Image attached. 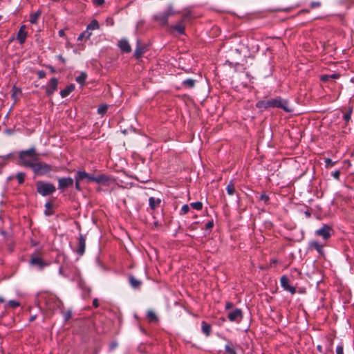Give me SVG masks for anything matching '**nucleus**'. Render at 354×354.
<instances>
[{"label": "nucleus", "mask_w": 354, "mask_h": 354, "mask_svg": "<svg viewBox=\"0 0 354 354\" xmlns=\"http://www.w3.org/2000/svg\"><path fill=\"white\" fill-rule=\"evenodd\" d=\"M4 301V299L0 297V302H3Z\"/></svg>", "instance_id": "nucleus-57"}, {"label": "nucleus", "mask_w": 354, "mask_h": 354, "mask_svg": "<svg viewBox=\"0 0 354 354\" xmlns=\"http://www.w3.org/2000/svg\"><path fill=\"white\" fill-rule=\"evenodd\" d=\"M57 58H58L59 59H60V60L62 61V63H65V59H64L62 56L59 55V56H57Z\"/></svg>", "instance_id": "nucleus-52"}, {"label": "nucleus", "mask_w": 354, "mask_h": 354, "mask_svg": "<svg viewBox=\"0 0 354 354\" xmlns=\"http://www.w3.org/2000/svg\"><path fill=\"white\" fill-rule=\"evenodd\" d=\"M145 50H146V47L144 45L141 44L139 41H138L137 47L134 52V57L136 59L140 58L142 56V55L145 53Z\"/></svg>", "instance_id": "nucleus-16"}, {"label": "nucleus", "mask_w": 354, "mask_h": 354, "mask_svg": "<svg viewBox=\"0 0 354 354\" xmlns=\"http://www.w3.org/2000/svg\"><path fill=\"white\" fill-rule=\"evenodd\" d=\"M320 6V3L319 2H313L311 4L312 8H316Z\"/></svg>", "instance_id": "nucleus-49"}, {"label": "nucleus", "mask_w": 354, "mask_h": 354, "mask_svg": "<svg viewBox=\"0 0 354 354\" xmlns=\"http://www.w3.org/2000/svg\"><path fill=\"white\" fill-rule=\"evenodd\" d=\"M190 205L196 210H201L203 208V203L201 202L192 203Z\"/></svg>", "instance_id": "nucleus-34"}, {"label": "nucleus", "mask_w": 354, "mask_h": 354, "mask_svg": "<svg viewBox=\"0 0 354 354\" xmlns=\"http://www.w3.org/2000/svg\"><path fill=\"white\" fill-rule=\"evenodd\" d=\"M263 354H265V353H263Z\"/></svg>", "instance_id": "nucleus-59"}, {"label": "nucleus", "mask_w": 354, "mask_h": 354, "mask_svg": "<svg viewBox=\"0 0 354 354\" xmlns=\"http://www.w3.org/2000/svg\"><path fill=\"white\" fill-rule=\"evenodd\" d=\"M26 26H21L18 33H17V39L19 40L20 44H24L26 38V32L25 31Z\"/></svg>", "instance_id": "nucleus-17"}, {"label": "nucleus", "mask_w": 354, "mask_h": 354, "mask_svg": "<svg viewBox=\"0 0 354 354\" xmlns=\"http://www.w3.org/2000/svg\"><path fill=\"white\" fill-rule=\"evenodd\" d=\"M176 12L172 10L170 7L166 12L159 13L154 16L156 21H158L162 26H165L167 24L168 18L170 16L174 15Z\"/></svg>", "instance_id": "nucleus-5"}, {"label": "nucleus", "mask_w": 354, "mask_h": 354, "mask_svg": "<svg viewBox=\"0 0 354 354\" xmlns=\"http://www.w3.org/2000/svg\"><path fill=\"white\" fill-rule=\"evenodd\" d=\"M232 307V303H227L226 304V308H230Z\"/></svg>", "instance_id": "nucleus-54"}, {"label": "nucleus", "mask_w": 354, "mask_h": 354, "mask_svg": "<svg viewBox=\"0 0 354 354\" xmlns=\"http://www.w3.org/2000/svg\"><path fill=\"white\" fill-rule=\"evenodd\" d=\"M19 306H20V303L19 301H15V300H10L6 305V307L15 308Z\"/></svg>", "instance_id": "nucleus-29"}, {"label": "nucleus", "mask_w": 354, "mask_h": 354, "mask_svg": "<svg viewBox=\"0 0 354 354\" xmlns=\"http://www.w3.org/2000/svg\"><path fill=\"white\" fill-rule=\"evenodd\" d=\"M86 74L85 73H82L78 77H76V81L80 84H84L86 79Z\"/></svg>", "instance_id": "nucleus-28"}, {"label": "nucleus", "mask_w": 354, "mask_h": 354, "mask_svg": "<svg viewBox=\"0 0 354 354\" xmlns=\"http://www.w3.org/2000/svg\"><path fill=\"white\" fill-rule=\"evenodd\" d=\"M129 283L134 288H138L141 285V281L136 279L133 276L129 277Z\"/></svg>", "instance_id": "nucleus-22"}, {"label": "nucleus", "mask_w": 354, "mask_h": 354, "mask_svg": "<svg viewBox=\"0 0 354 354\" xmlns=\"http://www.w3.org/2000/svg\"><path fill=\"white\" fill-rule=\"evenodd\" d=\"M84 37V35H83L82 32L79 35L78 38H77V40L78 41H81L82 40Z\"/></svg>", "instance_id": "nucleus-51"}, {"label": "nucleus", "mask_w": 354, "mask_h": 354, "mask_svg": "<svg viewBox=\"0 0 354 354\" xmlns=\"http://www.w3.org/2000/svg\"><path fill=\"white\" fill-rule=\"evenodd\" d=\"M36 155L35 149L32 148L26 151H22L19 154V158L21 164L26 166V162H35L37 159L34 158L32 160H28L27 156L34 158Z\"/></svg>", "instance_id": "nucleus-6"}, {"label": "nucleus", "mask_w": 354, "mask_h": 354, "mask_svg": "<svg viewBox=\"0 0 354 354\" xmlns=\"http://www.w3.org/2000/svg\"><path fill=\"white\" fill-rule=\"evenodd\" d=\"M76 174L78 176L79 179L82 180H86L87 183L95 182L97 183H106L109 180V178L104 174H100L95 176L84 171H77Z\"/></svg>", "instance_id": "nucleus-2"}, {"label": "nucleus", "mask_w": 354, "mask_h": 354, "mask_svg": "<svg viewBox=\"0 0 354 354\" xmlns=\"http://www.w3.org/2000/svg\"><path fill=\"white\" fill-rule=\"evenodd\" d=\"M268 107H277L282 109L286 112L290 113L292 111L290 108L288 102L281 97H277L274 99H270L267 100Z\"/></svg>", "instance_id": "nucleus-3"}, {"label": "nucleus", "mask_w": 354, "mask_h": 354, "mask_svg": "<svg viewBox=\"0 0 354 354\" xmlns=\"http://www.w3.org/2000/svg\"><path fill=\"white\" fill-rule=\"evenodd\" d=\"M227 192L229 195L232 196L234 194L236 189L234 184L232 181H231L226 187Z\"/></svg>", "instance_id": "nucleus-25"}, {"label": "nucleus", "mask_w": 354, "mask_h": 354, "mask_svg": "<svg viewBox=\"0 0 354 354\" xmlns=\"http://www.w3.org/2000/svg\"><path fill=\"white\" fill-rule=\"evenodd\" d=\"M59 35L60 37H64L65 35V32H64V30H60L59 31Z\"/></svg>", "instance_id": "nucleus-50"}, {"label": "nucleus", "mask_w": 354, "mask_h": 354, "mask_svg": "<svg viewBox=\"0 0 354 354\" xmlns=\"http://www.w3.org/2000/svg\"><path fill=\"white\" fill-rule=\"evenodd\" d=\"M227 317L231 322H239L243 317L242 311L241 309H236L234 311L230 312Z\"/></svg>", "instance_id": "nucleus-10"}, {"label": "nucleus", "mask_w": 354, "mask_h": 354, "mask_svg": "<svg viewBox=\"0 0 354 354\" xmlns=\"http://www.w3.org/2000/svg\"><path fill=\"white\" fill-rule=\"evenodd\" d=\"M40 15L41 12L39 11L31 14L30 16V22L31 24H36Z\"/></svg>", "instance_id": "nucleus-27"}, {"label": "nucleus", "mask_w": 354, "mask_h": 354, "mask_svg": "<svg viewBox=\"0 0 354 354\" xmlns=\"http://www.w3.org/2000/svg\"><path fill=\"white\" fill-rule=\"evenodd\" d=\"M336 353L337 354H344L343 346L342 345H339L337 346Z\"/></svg>", "instance_id": "nucleus-40"}, {"label": "nucleus", "mask_w": 354, "mask_h": 354, "mask_svg": "<svg viewBox=\"0 0 354 354\" xmlns=\"http://www.w3.org/2000/svg\"><path fill=\"white\" fill-rule=\"evenodd\" d=\"M1 18V16L0 15V19Z\"/></svg>", "instance_id": "nucleus-58"}, {"label": "nucleus", "mask_w": 354, "mask_h": 354, "mask_svg": "<svg viewBox=\"0 0 354 354\" xmlns=\"http://www.w3.org/2000/svg\"><path fill=\"white\" fill-rule=\"evenodd\" d=\"M73 185V179L71 177L60 178L58 179V189L64 192L66 189Z\"/></svg>", "instance_id": "nucleus-8"}, {"label": "nucleus", "mask_w": 354, "mask_h": 354, "mask_svg": "<svg viewBox=\"0 0 354 354\" xmlns=\"http://www.w3.org/2000/svg\"><path fill=\"white\" fill-rule=\"evenodd\" d=\"M281 286L287 291H289L292 294H295L296 292L295 288L289 285V280L287 277L282 276L281 277Z\"/></svg>", "instance_id": "nucleus-14"}, {"label": "nucleus", "mask_w": 354, "mask_h": 354, "mask_svg": "<svg viewBox=\"0 0 354 354\" xmlns=\"http://www.w3.org/2000/svg\"><path fill=\"white\" fill-rule=\"evenodd\" d=\"M26 167L31 168L35 174L39 176L46 175L50 171H57L56 167H53L44 162L37 161V160L35 162H26Z\"/></svg>", "instance_id": "nucleus-1"}, {"label": "nucleus", "mask_w": 354, "mask_h": 354, "mask_svg": "<svg viewBox=\"0 0 354 354\" xmlns=\"http://www.w3.org/2000/svg\"><path fill=\"white\" fill-rule=\"evenodd\" d=\"M211 326L205 322H202V331L207 337L211 333Z\"/></svg>", "instance_id": "nucleus-21"}, {"label": "nucleus", "mask_w": 354, "mask_h": 354, "mask_svg": "<svg viewBox=\"0 0 354 354\" xmlns=\"http://www.w3.org/2000/svg\"><path fill=\"white\" fill-rule=\"evenodd\" d=\"M330 79L329 75H325L322 76L321 80L324 82L328 81Z\"/></svg>", "instance_id": "nucleus-44"}, {"label": "nucleus", "mask_w": 354, "mask_h": 354, "mask_svg": "<svg viewBox=\"0 0 354 354\" xmlns=\"http://www.w3.org/2000/svg\"><path fill=\"white\" fill-rule=\"evenodd\" d=\"M310 246L317 250L318 252H322V245H320L317 241H312L310 243Z\"/></svg>", "instance_id": "nucleus-30"}, {"label": "nucleus", "mask_w": 354, "mask_h": 354, "mask_svg": "<svg viewBox=\"0 0 354 354\" xmlns=\"http://www.w3.org/2000/svg\"><path fill=\"white\" fill-rule=\"evenodd\" d=\"M160 198H155L153 197H150L149 199V206L152 209H155L160 204Z\"/></svg>", "instance_id": "nucleus-19"}, {"label": "nucleus", "mask_w": 354, "mask_h": 354, "mask_svg": "<svg viewBox=\"0 0 354 354\" xmlns=\"http://www.w3.org/2000/svg\"><path fill=\"white\" fill-rule=\"evenodd\" d=\"M118 46L124 53H130L131 51V46L127 39H121L118 43Z\"/></svg>", "instance_id": "nucleus-15"}, {"label": "nucleus", "mask_w": 354, "mask_h": 354, "mask_svg": "<svg viewBox=\"0 0 354 354\" xmlns=\"http://www.w3.org/2000/svg\"><path fill=\"white\" fill-rule=\"evenodd\" d=\"M99 28H100L99 24H98L97 21L95 19H93V21H91V22L86 27L88 30H90L91 32V30H97V29H99Z\"/></svg>", "instance_id": "nucleus-24"}, {"label": "nucleus", "mask_w": 354, "mask_h": 354, "mask_svg": "<svg viewBox=\"0 0 354 354\" xmlns=\"http://www.w3.org/2000/svg\"><path fill=\"white\" fill-rule=\"evenodd\" d=\"M75 89V86L73 84H71L66 86V88L60 91V95L62 97H65L68 96L73 90Z\"/></svg>", "instance_id": "nucleus-18"}, {"label": "nucleus", "mask_w": 354, "mask_h": 354, "mask_svg": "<svg viewBox=\"0 0 354 354\" xmlns=\"http://www.w3.org/2000/svg\"><path fill=\"white\" fill-rule=\"evenodd\" d=\"M25 177L26 174L23 172H19L16 174V178L19 184H22L24 182Z\"/></svg>", "instance_id": "nucleus-31"}, {"label": "nucleus", "mask_w": 354, "mask_h": 354, "mask_svg": "<svg viewBox=\"0 0 354 354\" xmlns=\"http://www.w3.org/2000/svg\"><path fill=\"white\" fill-rule=\"evenodd\" d=\"M326 166L327 167H332L334 165L335 162L330 158L325 159Z\"/></svg>", "instance_id": "nucleus-39"}, {"label": "nucleus", "mask_w": 354, "mask_h": 354, "mask_svg": "<svg viewBox=\"0 0 354 354\" xmlns=\"http://www.w3.org/2000/svg\"><path fill=\"white\" fill-rule=\"evenodd\" d=\"M38 75H39V78H44V77H45V76H46V73H45V72H44V71H39V72L38 73Z\"/></svg>", "instance_id": "nucleus-45"}, {"label": "nucleus", "mask_w": 354, "mask_h": 354, "mask_svg": "<svg viewBox=\"0 0 354 354\" xmlns=\"http://www.w3.org/2000/svg\"><path fill=\"white\" fill-rule=\"evenodd\" d=\"M86 248V240L83 235L80 234L76 252L80 255H83Z\"/></svg>", "instance_id": "nucleus-13"}, {"label": "nucleus", "mask_w": 354, "mask_h": 354, "mask_svg": "<svg viewBox=\"0 0 354 354\" xmlns=\"http://www.w3.org/2000/svg\"><path fill=\"white\" fill-rule=\"evenodd\" d=\"M93 304L95 308L99 306L98 301L97 299H93Z\"/></svg>", "instance_id": "nucleus-48"}, {"label": "nucleus", "mask_w": 354, "mask_h": 354, "mask_svg": "<svg viewBox=\"0 0 354 354\" xmlns=\"http://www.w3.org/2000/svg\"><path fill=\"white\" fill-rule=\"evenodd\" d=\"M46 207H50V204L49 203H47L46 204Z\"/></svg>", "instance_id": "nucleus-56"}, {"label": "nucleus", "mask_w": 354, "mask_h": 354, "mask_svg": "<svg viewBox=\"0 0 354 354\" xmlns=\"http://www.w3.org/2000/svg\"><path fill=\"white\" fill-rule=\"evenodd\" d=\"M82 181L81 179H79L78 176L76 174L75 176V189L78 191H81L80 187V182Z\"/></svg>", "instance_id": "nucleus-35"}, {"label": "nucleus", "mask_w": 354, "mask_h": 354, "mask_svg": "<svg viewBox=\"0 0 354 354\" xmlns=\"http://www.w3.org/2000/svg\"><path fill=\"white\" fill-rule=\"evenodd\" d=\"M108 106L106 104H102L97 109V112L99 114L103 115L107 111Z\"/></svg>", "instance_id": "nucleus-33"}, {"label": "nucleus", "mask_w": 354, "mask_h": 354, "mask_svg": "<svg viewBox=\"0 0 354 354\" xmlns=\"http://www.w3.org/2000/svg\"><path fill=\"white\" fill-rule=\"evenodd\" d=\"M191 18L190 13H185L183 16V19L179 21L175 26H172V28L176 30L180 34H183L185 30V23L188 21Z\"/></svg>", "instance_id": "nucleus-7"}, {"label": "nucleus", "mask_w": 354, "mask_h": 354, "mask_svg": "<svg viewBox=\"0 0 354 354\" xmlns=\"http://www.w3.org/2000/svg\"><path fill=\"white\" fill-rule=\"evenodd\" d=\"M317 350H318L319 351H320V352H322V346L318 345V346H317Z\"/></svg>", "instance_id": "nucleus-55"}, {"label": "nucleus", "mask_w": 354, "mask_h": 354, "mask_svg": "<svg viewBox=\"0 0 354 354\" xmlns=\"http://www.w3.org/2000/svg\"><path fill=\"white\" fill-rule=\"evenodd\" d=\"M104 0H93V3L95 4V5H97V6H101L103 4Z\"/></svg>", "instance_id": "nucleus-42"}, {"label": "nucleus", "mask_w": 354, "mask_h": 354, "mask_svg": "<svg viewBox=\"0 0 354 354\" xmlns=\"http://www.w3.org/2000/svg\"><path fill=\"white\" fill-rule=\"evenodd\" d=\"M183 85L188 88H192L195 85V80L192 79H187L183 82Z\"/></svg>", "instance_id": "nucleus-26"}, {"label": "nucleus", "mask_w": 354, "mask_h": 354, "mask_svg": "<svg viewBox=\"0 0 354 354\" xmlns=\"http://www.w3.org/2000/svg\"><path fill=\"white\" fill-rule=\"evenodd\" d=\"M117 346H118V344H117V343H112V344H111V349H114Z\"/></svg>", "instance_id": "nucleus-53"}, {"label": "nucleus", "mask_w": 354, "mask_h": 354, "mask_svg": "<svg viewBox=\"0 0 354 354\" xmlns=\"http://www.w3.org/2000/svg\"><path fill=\"white\" fill-rule=\"evenodd\" d=\"M267 103H268L267 100L259 101L257 103L256 106L259 109H267V108H268Z\"/></svg>", "instance_id": "nucleus-32"}, {"label": "nucleus", "mask_w": 354, "mask_h": 354, "mask_svg": "<svg viewBox=\"0 0 354 354\" xmlns=\"http://www.w3.org/2000/svg\"><path fill=\"white\" fill-rule=\"evenodd\" d=\"M205 225L207 229H211L214 225V223L213 221H209L206 223Z\"/></svg>", "instance_id": "nucleus-43"}, {"label": "nucleus", "mask_w": 354, "mask_h": 354, "mask_svg": "<svg viewBox=\"0 0 354 354\" xmlns=\"http://www.w3.org/2000/svg\"><path fill=\"white\" fill-rule=\"evenodd\" d=\"M189 210V206L188 205H184L181 208V214H186Z\"/></svg>", "instance_id": "nucleus-37"}, {"label": "nucleus", "mask_w": 354, "mask_h": 354, "mask_svg": "<svg viewBox=\"0 0 354 354\" xmlns=\"http://www.w3.org/2000/svg\"><path fill=\"white\" fill-rule=\"evenodd\" d=\"M261 199L262 201H264L265 202H267L268 201V196L265 194H263L261 196Z\"/></svg>", "instance_id": "nucleus-46"}, {"label": "nucleus", "mask_w": 354, "mask_h": 354, "mask_svg": "<svg viewBox=\"0 0 354 354\" xmlns=\"http://www.w3.org/2000/svg\"><path fill=\"white\" fill-rule=\"evenodd\" d=\"M351 113L352 110L350 109L347 113L344 114V119L346 122H348L350 120Z\"/></svg>", "instance_id": "nucleus-36"}, {"label": "nucleus", "mask_w": 354, "mask_h": 354, "mask_svg": "<svg viewBox=\"0 0 354 354\" xmlns=\"http://www.w3.org/2000/svg\"><path fill=\"white\" fill-rule=\"evenodd\" d=\"M339 77V75L337 73H333L332 75H330V78L337 79Z\"/></svg>", "instance_id": "nucleus-47"}, {"label": "nucleus", "mask_w": 354, "mask_h": 354, "mask_svg": "<svg viewBox=\"0 0 354 354\" xmlns=\"http://www.w3.org/2000/svg\"><path fill=\"white\" fill-rule=\"evenodd\" d=\"M32 266H38L39 268H43L47 264L42 260L38 255H32L30 261Z\"/></svg>", "instance_id": "nucleus-12"}, {"label": "nucleus", "mask_w": 354, "mask_h": 354, "mask_svg": "<svg viewBox=\"0 0 354 354\" xmlns=\"http://www.w3.org/2000/svg\"><path fill=\"white\" fill-rule=\"evenodd\" d=\"M332 176H333L335 179L339 180V176H340V172H339V171H335L333 172Z\"/></svg>", "instance_id": "nucleus-41"}, {"label": "nucleus", "mask_w": 354, "mask_h": 354, "mask_svg": "<svg viewBox=\"0 0 354 354\" xmlns=\"http://www.w3.org/2000/svg\"><path fill=\"white\" fill-rule=\"evenodd\" d=\"M147 317L149 322H158V321L157 315L153 310H148Z\"/></svg>", "instance_id": "nucleus-20"}, {"label": "nucleus", "mask_w": 354, "mask_h": 354, "mask_svg": "<svg viewBox=\"0 0 354 354\" xmlns=\"http://www.w3.org/2000/svg\"><path fill=\"white\" fill-rule=\"evenodd\" d=\"M82 34L83 35H84L86 39H88L91 37L92 32L90 30H88V29L86 28V30L84 31Z\"/></svg>", "instance_id": "nucleus-38"}, {"label": "nucleus", "mask_w": 354, "mask_h": 354, "mask_svg": "<svg viewBox=\"0 0 354 354\" xmlns=\"http://www.w3.org/2000/svg\"><path fill=\"white\" fill-rule=\"evenodd\" d=\"M36 186L37 192L44 196L51 194L56 190L55 187L53 184L44 181H38L36 183Z\"/></svg>", "instance_id": "nucleus-4"}, {"label": "nucleus", "mask_w": 354, "mask_h": 354, "mask_svg": "<svg viewBox=\"0 0 354 354\" xmlns=\"http://www.w3.org/2000/svg\"><path fill=\"white\" fill-rule=\"evenodd\" d=\"M58 81L55 77H53L50 79L48 87L46 88V94L48 95H51L57 88Z\"/></svg>", "instance_id": "nucleus-11"}, {"label": "nucleus", "mask_w": 354, "mask_h": 354, "mask_svg": "<svg viewBox=\"0 0 354 354\" xmlns=\"http://www.w3.org/2000/svg\"><path fill=\"white\" fill-rule=\"evenodd\" d=\"M225 350L228 354H237L235 346L231 342L225 345Z\"/></svg>", "instance_id": "nucleus-23"}, {"label": "nucleus", "mask_w": 354, "mask_h": 354, "mask_svg": "<svg viewBox=\"0 0 354 354\" xmlns=\"http://www.w3.org/2000/svg\"><path fill=\"white\" fill-rule=\"evenodd\" d=\"M332 229L327 225H323L320 229L316 230L315 234L322 236L324 240L328 239L331 236Z\"/></svg>", "instance_id": "nucleus-9"}]
</instances>
